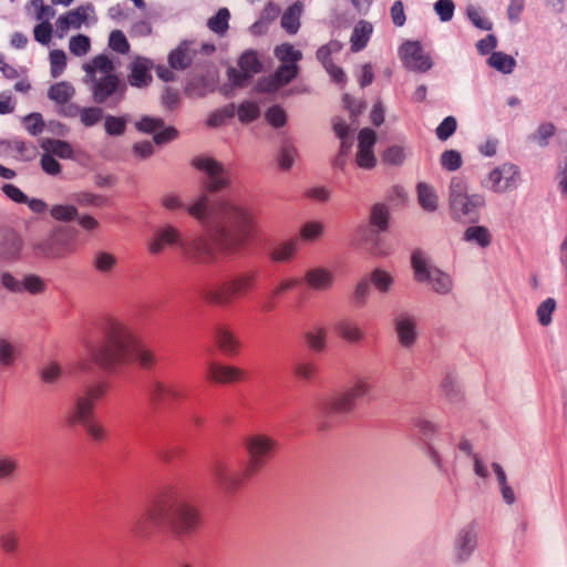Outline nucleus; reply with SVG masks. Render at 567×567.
Instances as JSON below:
<instances>
[{"label": "nucleus", "instance_id": "17", "mask_svg": "<svg viewBox=\"0 0 567 567\" xmlns=\"http://www.w3.org/2000/svg\"><path fill=\"white\" fill-rule=\"evenodd\" d=\"M193 165L207 175V188L209 190H217L227 185V174L223 165L215 159L206 156L194 158Z\"/></svg>", "mask_w": 567, "mask_h": 567}, {"label": "nucleus", "instance_id": "58", "mask_svg": "<svg viewBox=\"0 0 567 567\" xmlns=\"http://www.w3.org/2000/svg\"><path fill=\"white\" fill-rule=\"evenodd\" d=\"M90 38L84 34H78L70 39L69 49L72 54L82 56L90 50Z\"/></svg>", "mask_w": 567, "mask_h": 567}, {"label": "nucleus", "instance_id": "20", "mask_svg": "<svg viewBox=\"0 0 567 567\" xmlns=\"http://www.w3.org/2000/svg\"><path fill=\"white\" fill-rule=\"evenodd\" d=\"M94 7L91 3L80 6L74 10L68 11L58 18L55 22L56 33L62 38L70 28L79 29L87 20L89 12H93Z\"/></svg>", "mask_w": 567, "mask_h": 567}, {"label": "nucleus", "instance_id": "29", "mask_svg": "<svg viewBox=\"0 0 567 567\" xmlns=\"http://www.w3.org/2000/svg\"><path fill=\"white\" fill-rule=\"evenodd\" d=\"M417 202L420 206L429 213H433L439 207V197L435 189L426 183H419L416 186Z\"/></svg>", "mask_w": 567, "mask_h": 567}, {"label": "nucleus", "instance_id": "50", "mask_svg": "<svg viewBox=\"0 0 567 567\" xmlns=\"http://www.w3.org/2000/svg\"><path fill=\"white\" fill-rule=\"evenodd\" d=\"M239 71H261L262 65L257 51L249 49L238 60Z\"/></svg>", "mask_w": 567, "mask_h": 567}, {"label": "nucleus", "instance_id": "43", "mask_svg": "<svg viewBox=\"0 0 567 567\" xmlns=\"http://www.w3.org/2000/svg\"><path fill=\"white\" fill-rule=\"evenodd\" d=\"M487 64L496 71H513L516 60L504 52H493L487 59Z\"/></svg>", "mask_w": 567, "mask_h": 567}, {"label": "nucleus", "instance_id": "60", "mask_svg": "<svg viewBox=\"0 0 567 567\" xmlns=\"http://www.w3.org/2000/svg\"><path fill=\"white\" fill-rule=\"evenodd\" d=\"M18 348L6 339H0V364L8 367L13 363Z\"/></svg>", "mask_w": 567, "mask_h": 567}, {"label": "nucleus", "instance_id": "41", "mask_svg": "<svg viewBox=\"0 0 567 567\" xmlns=\"http://www.w3.org/2000/svg\"><path fill=\"white\" fill-rule=\"evenodd\" d=\"M236 113L234 103L227 104L220 109L212 112L206 121L209 127H218L226 123L227 120L233 118Z\"/></svg>", "mask_w": 567, "mask_h": 567}, {"label": "nucleus", "instance_id": "34", "mask_svg": "<svg viewBox=\"0 0 567 567\" xmlns=\"http://www.w3.org/2000/svg\"><path fill=\"white\" fill-rule=\"evenodd\" d=\"M337 333L348 342H359L363 339V332L355 322L342 319L336 323Z\"/></svg>", "mask_w": 567, "mask_h": 567}, {"label": "nucleus", "instance_id": "22", "mask_svg": "<svg viewBox=\"0 0 567 567\" xmlns=\"http://www.w3.org/2000/svg\"><path fill=\"white\" fill-rule=\"evenodd\" d=\"M150 395L157 404H171L183 398V389L175 383L154 382L151 385Z\"/></svg>", "mask_w": 567, "mask_h": 567}, {"label": "nucleus", "instance_id": "31", "mask_svg": "<svg viewBox=\"0 0 567 567\" xmlns=\"http://www.w3.org/2000/svg\"><path fill=\"white\" fill-rule=\"evenodd\" d=\"M299 249V239L290 238L288 240L277 244L271 251V259L274 261L284 262L288 261Z\"/></svg>", "mask_w": 567, "mask_h": 567}, {"label": "nucleus", "instance_id": "37", "mask_svg": "<svg viewBox=\"0 0 567 567\" xmlns=\"http://www.w3.org/2000/svg\"><path fill=\"white\" fill-rule=\"evenodd\" d=\"M464 240L476 243L482 248H485L491 244L492 236L489 230L484 226H470L464 231Z\"/></svg>", "mask_w": 567, "mask_h": 567}, {"label": "nucleus", "instance_id": "33", "mask_svg": "<svg viewBox=\"0 0 567 567\" xmlns=\"http://www.w3.org/2000/svg\"><path fill=\"white\" fill-rule=\"evenodd\" d=\"M215 339L217 346L225 354H237L239 349V341L229 330L225 328H218L215 334Z\"/></svg>", "mask_w": 567, "mask_h": 567}, {"label": "nucleus", "instance_id": "56", "mask_svg": "<svg viewBox=\"0 0 567 567\" xmlns=\"http://www.w3.org/2000/svg\"><path fill=\"white\" fill-rule=\"evenodd\" d=\"M109 47L113 51L121 54L127 53L130 51V43L121 30H114L110 33Z\"/></svg>", "mask_w": 567, "mask_h": 567}, {"label": "nucleus", "instance_id": "45", "mask_svg": "<svg viewBox=\"0 0 567 567\" xmlns=\"http://www.w3.org/2000/svg\"><path fill=\"white\" fill-rule=\"evenodd\" d=\"M229 18V10L220 8L215 16L208 19L207 27L217 34H224L228 30Z\"/></svg>", "mask_w": 567, "mask_h": 567}, {"label": "nucleus", "instance_id": "7", "mask_svg": "<svg viewBox=\"0 0 567 567\" xmlns=\"http://www.w3.org/2000/svg\"><path fill=\"white\" fill-rule=\"evenodd\" d=\"M450 210L453 219L462 223H475L485 199L480 194H468L463 178L453 177L450 184Z\"/></svg>", "mask_w": 567, "mask_h": 567}, {"label": "nucleus", "instance_id": "46", "mask_svg": "<svg viewBox=\"0 0 567 567\" xmlns=\"http://www.w3.org/2000/svg\"><path fill=\"white\" fill-rule=\"evenodd\" d=\"M19 533L13 528H8L0 535V548L8 555L14 554L19 548Z\"/></svg>", "mask_w": 567, "mask_h": 567}, {"label": "nucleus", "instance_id": "1", "mask_svg": "<svg viewBox=\"0 0 567 567\" xmlns=\"http://www.w3.org/2000/svg\"><path fill=\"white\" fill-rule=\"evenodd\" d=\"M187 213L204 228L202 234L182 235L171 225L155 234L165 246H176L181 256L195 265H214L237 255L244 247L256 217L251 205L231 197L199 196Z\"/></svg>", "mask_w": 567, "mask_h": 567}, {"label": "nucleus", "instance_id": "16", "mask_svg": "<svg viewBox=\"0 0 567 567\" xmlns=\"http://www.w3.org/2000/svg\"><path fill=\"white\" fill-rule=\"evenodd\" d=\"M164 126V121L159 117L143 116L135 123L138 132L151 134L154 133L153 140L157 145L168 143L177 137V130L173 126Z\"/></svg>", "mask_w": 567, "mask_h": 567}, {"label": "nucleus", "instance_id": "9", "mask_svg": "<svg viewBox=\"0 0 567 567\" xmlns=\"http://www.w3.org/2000/svg\"><path fill=\"white\" fill-rule=\"evenodd\" d=\"M372 385L368 377H355L351 386L344 392L333 395L321 405V412L330 414H342L354 409L358 400L369 396Z\"/></svg>", "mask_w": 567, "mask_h": 567}, {"label": "nucleus", "instance_id": "48", "mask_svg": "<svg viewBox=\"0 0 567 567\" xmlns=\"http://www.w3.org/2000/svg\"><path fill=\"white\" fill-rule=\"evenodd\" d=\"M440 164L443 169L447 172H455L463 164L462 155L455 150L444 151L440 156Z\"/></svg>", "mask_w": 567, "mask_h": 567}, {"label": "nucleus", "instance_id": "57", "mask_svg": "<svg viewBox=\"0 0 567 567\" xmlns=\"http://www.w3.org/2000/svg\"><path fill=\"white\" fill-rule=\"evenodd\" d=\"M466 17L480 30L489 31L493 27L492 22L482 17L481 10L474 6L466 8Z\"/></svg>", "mask_w": 567, "mask_h": 567}, {"label": "nucleus", "instance_id": "23", "mask_svg": "<svg viewBox=\"0 0 567 567\" xmlns=\"http://www.w3.org/2000/svg\"><path fill=\"white\" fill-rule=\"evenodd\" d=\"M45 152L62 159L81 162L84 155L81 150H75L69 142L58 138H47L42 142Z\"/></svg>", "mask_w": 567, "mask_h": 567}, {"label": "nucleus", "instance_id": "62", "mask_svg": "<svg viewBox=\"0 0 567 567\" xmlns=\"http://www.w3.org/2000/svg\"><path fill=\"white\" fill-rule=\"evenodd\" d=\"M265 116L267 122L276 128L282 127L287 121L286 112L279 105L269 107Z\"/></svg>", "mask_w": 567, "mask_h": 567}, {"label": "nucleus", "instance_id": "40", "mask_svg": "<svg viewBox=\"0 0 567 567\" xmlns=\"http://www.w3.org/2000/svg\"><path fill=\"white\" fill-rule=\"evenodd\" d=\"M22 249V239L14 233H10L4 237L2 244V256L6 259L13 260L20 256Z\"/></svg>", "mask_w": 567, "mask_h": 567}, {"label": "nucleus", "instance_id": "10", "mask_svg": "<svg viewBox=\"0 0 567 567\" xmlns=\"http://www.w3.org/2000/svg\"><path fill=\"white\" fill-rule=\"evenodd\" d=\"M76 234L72 227H58L49 238L38 244L37 249L39 254L48 258H65L78 248Z\"/></svg>", "mask_w": 567, "mask_h": 567}, {"label": "nucleus", "instance_id": "21", "mask_svg": "<svg viewBox=\"0 0 567 567\" xmlns=\"http://www.w3.org/2000/svg\"><path fill=\"white\" fill-rule=\"evenodd\" d=\"M107 389L109 384L105 381L86 385L83 393L75 399L70 411H78L79 406L83 405L90 409V413H94L95 403L106 394Z\"/></svg>", "mask_w": 567, "mask_h": 567}, {"label": "nucleus", "instance_id": "52", "mask_svg": "<svg viewBox=\"0 0 567 567\" xmlns=\"http://www.w3.org/2000/svg\"><path fill=\"white\" fill-rule=\"evenodd\" d=\"M104 128L110 136H120L126 128V120L121 116L106 115L104 118Z\"/></svg>", "mask_w": 567, "mask_h": 567}, {"label": "nucleus", "instance_id": "49", "mask_svg": "<svg viewBox=\"0 0 567 567\" xmlns=\"http://www.w3.org/2000/svg\"><path fill=\"white\" fill-rule=\"evenodd\" d=\"M557 307L556 300L554 298L545 299L536 309V317L538 322L543 327H547L551 323V315Z\"/></svg>", "mask_w": 567, "mask_h": 567}, {"label": "nucleus", "instance_id": "5", "mask_svg": "<svg viewBox=\"0 0 567 567\" xmlns=\"http://www.w3.org/2000/svg\"><path fill=\"white\" fill-rule=\"evenodd\" d=\"M219 74L189 73L185 81L184 94L189 99H197L217 91L225 97H231L254 82V73H224L225 79Z\"/></svg>", "mask_w": 567, "mask_h": 567}, {"label": "nucleus", "instance_id": "63", "mask_svg": "<svg viewBox=\"0 0 567 567\" xmlns=\"http://www.w3.org/2000/svg\"><path fill=\"white\" fill-rule=\"evenodd\" d=\"M102 117L103 111L100 107L91 106L81 110L80 120L81 123L86 127L95 125L101 121Z\"/></svg>", "mask_w": 567, "mask_h": 567}, {"label": "nucleus", "instance_id": "36", "mask_svg": "<svg viewBox=\"0 0 567 567\" xmlns=\"http://www.w3.org/2000/svg\"><path fill=\"white\" fill-rule=\"evenodd\" d=\"M19 471V461L10 454L0 455V483L12 481Z\"/></svg>", "mask_w": 567, "mask_h": 567}, {"label": "nucleus", "instance_id": "38", "mask_svg": "<svg viewBox=\"0 0 567 567\" xmlns=\"http://www.w3.org/2000/svg\"><path fill=\"white\" fill-rule=\"evenodd\" d=\"M74 95V89L66 82L55 83L50 86L48 96L56 104H65Z\"/></svg>", "mask_w": 567, "mask_h": 567}, {"label": "nucleus", "instance_id": "6", "mask_svg": "<svg viewBox=\"0 0 567 567\" xmlns=\"http://www.w3.org/2000/svg\"><path fill=\"white\" fill-rule=\"evenodd\" d=\"M413 426L417 431L420 440L423 443V450L426 456L431 460L433 465L444 475H449L453 470V461L450 460V454L453 451V443L449 439L447 442H434L437 434V426L423 417H415Z\"/></svg>", "mask_w": 567, "mask_h": 567}, {"label": "nucleus", "instance_id": "32", "mask_svg": "<svg viewBox=\"0 0 567 567\" xmlns=\"http://www.w3.org/2000/svg\"><path fill=\"white\" fill-rule=\"evenodd\" d=\"M302 6L299 2L291 4L281 17V27L289 33L296 34L300 28Z\"/></svg>", "mask_w": 567, "mask_h": 567}, {"label": "nucleus", "instance_id": "55", "mask_svg": "<svg viewBox=\"0 0 567 567\" xmlns=\"http://www.w3.org/2000/svg\"><path fill=\"white\" fill-rule=\"evenodd\" d=\"M405 157V150L400 145L389 146L382 154L383 162L390 165H401Z\"/></svg>", "mask_w": 567, "mask_h": 567}, {"label": "nucleus", "instance_id": "44", "mask_svg": "<svg viewBox=\"0 0 567 567\" xmlns=\"http://www.w3.org/2000/svg\"><path fill=\"white\" fill-rule=\"evenodd\" d=\"M235 114H237L240 123L248 124L259 117L260 110L255 102L244 101L238 105Z\"/></svg>", "mask_w": 567, "mask_h": 567}, {"label": "nucleus", "instance_id": "3", "mask_svg": "<svg viewBox=\"0 0 567 567\" xmlns=\"http://www.w3.org/2000/svg\"><path fill=\"white\" fill-rule=\"evenodd\" d=\"M197 507L177 488L169 487L154 503L131 522V532L146 537L167 527L176 537L193 535L200 527Z\"/></svg>", "mask_w": 567, "mask_h": 567}, {"label": "nucleus", "instance_id": "18", "mask_svg": "<svg viewBox=\"0 0 567 567\" xmlns=\"http://www.w3.org/2000/svg\"><path fill=\"white\" fill-rule=\"evenodd\" d=\"M196 41L184 40L168 54L169 66L177 70H185L189 68L197 56Z\"/></svg>", "mask_w": 567, "mask_h": 567}, {"label": "nucleus", "instance_id": "64", "mask_svg": "<svg viewBox=\"0 0 567 567\" xmlns=\"http://www.w3.org/2000/svg\"><path fill=\"white\" fill-rule=\"evenodd\" d=\"M25 130L33 136L42 133L44 122L40 113H31L23 118Z\"/></svg>", "mask_w": 567, "mask_h": 567}, {"label": "nucleus", "instance_id": "27", "mask_svg": "<svg viewBox=\"0 0 567 567\" xmlns=\"http://www.w3.org/2000/svg\"><path fill=\"white\" fill-rule=\"evenodd\" d=\"M243 371L238 368L210 363L207 368V377L218 383H229L240 380Z\"/></svg>", "mask_w": 567, "mask_h": 567}, {"label": "nucleus", "instance_id": "39", "mask_svg": "<svg viewBox=\"0 0 567 567\" xmlns=\"http://www.w3.org/2000/svg\"><path fill=\"white\" fill-rule=\"evenodd\" d=\"M492 468L498 482L501 494L504 502L508 505L513 504L515 502V494L513 488L507 483V476L505 471L498 463H493Z\"/></svg>", "mask_w": 567, "mask_h": 567}, {"label": "nucleus", "instance_id": "61", "mask_svg": "<svg viewBox=\"0 0 567 567\" xmlns=\"http://www.w3.org/2000/svg\"><path fill=\"white\" fill-rule=\"evenodd\" d=\"M455 4L453 0H437L434 3V11L442 22H449L454 14Z\"/></svg>", "mask_w": 567, "mask_h": 567}, {"label": "nucleus", "instance_id": "8", "mask_svg": "<svg viewBox=\"0 0 567 567\" xmlns=\"http://www.w3.org/2000/svg\"><path fill=\"white\" fill-rule=\"evenodd\" d=\"M258 276L259 272L256 269L237 272L230 279L210 288L206 292V299L217 305L230 303L233 300L251 292L257 286Z\"/></svg>", "mask_w": 567, "mask_h": 567}, {"label": "nucleus", "instance_id": "4", "mask_svg": "<svg viewBox=\"0 0 567 567\" xmlns=\"http://www.w3.org/2000/svg\"><path fill=\"white\" fill-rule=\"evenodd\" d=\"M244 446L248 462L243 471L233 470L221 460L212 465L214 482L227 493L236 491L246 480L260 472L275 456L278 442L265 433H254L244 439Z\"/></svg>", "mask_w": 567, "mask_h": 567}, {"label": "nucleus", "instance_id": "12", "mask_svg": "<svg viewBox=\"0 0 567 567\" xmlns=\"http://www.w3.org/2000/svg\"><path fill=\"white\" fill-rule=\"evenodd\" d=\"M518 183V166L512 163H504L489 172L483 185L495 193H505L516 188Z\"/></svg>", "mask_w": 567, "mask_h": 567}, {"label": "nucleus", "instance_id": "35", "mask_svg": "<svg viewBox=\"0 0 567 567\" xmlns=\"http://www.w3.org/2000/svg\"><path fill=\"white\" fill-rule=\"evenodd\" d=\"M116 264L117 258L113 254L104 250L96 251L92 258L94 269L104 275L112 272Z\"/></svg>", "mask_w": 567, "mask_h": 567}, {"label": "nucleus", "instance_id": "51", "mask_svg": "<svg viewBox=\"0 0 567 567\" xmlns=\"http://www.w3.org/2000/svg\"><path fill=\"white\" fill-rule=\"evenodd\" d=\"M296 156H297L296 147L291 143L285 142L279 150L278 158H277L280 168L289 169L292 166Z\"/></svg>", "mask_w": 567, "mask_h": 567}, {"label": "nucleus", "instance_id": "26", "mask_svg": "<svg viewBox=\"0 0 567 567\" xmlns=\"http://www.w3.org/2000/svg\"><path fill=\"white\" fill-rule=\"evenodd\" d=\"M298 73H269L258 81L254 90L256 92H276L289 84Z\"/></svg>", "mask_w": 567, "mask_h": 567}, {"label": "nucleus", "instance_id": "14", "mask_svg": "<svg viewBox=\"0 0 567 567\" xmlns=\"http://www.w3.org/2000/svg\"><path fill=\"white\" fill-rule=\"evenodd\" d=\"M96 73H86L85 82H92L93 99L96 103H105L109 97L123 95V86L116 73H102L95 79Z\"/></svg>", "mask_w": 567, "mask_h": 567}, {"label": "nucleus", "instance_id": "24", "mask_svg": "<svg viewBox=\"0 0 567 567\" xmlns=\"http://www.w3.org/2000/svg\"><path fill=\"white\" fill-rule=\"evenodd\" d=\"M395 330L400 343L404 347H410L416 339L415 318L405 312L398 315L395 318Z\"/></svg>", "mask_w": 567, "mask_h": 567}, {"label": "nucleus", "instance_id": "30", "mask_svg": "<svg viewBox=\"0 0 567 567\" xmlns=\"http://www.w3.org/2000/svg\"><path fill=\"white\" fill-rule=\"evenodd\" d=\"M371 33L372 25L369 22L360 21L358 24H355L350 38L351 50L353 52H359L362 49H364L370 39Z\"/></svg>", "mask_w": 567, "mask_h": 567}, {"label": "nucleus", "instance_id": "15", "mask_svg": "<svg viewBox=\"0 0 567 567\" xmlns=\"http://www.w3.org/2000/svg\"><path fill=\"white\" fill-rule=\"evenodd\" d=\"M400 55L404 65L414 71H429L433 65L431 56L419 41L404 42L400 47Z\"/></svg>", "mask_w": 567, "mask_h": 567}, {"label": "nucleus", "instance_id": "2", "mask_svg": "<svg viewBox=\"0 0 567 567\" xmlns=\"http://www.w3.org/2000/svg\"><path fill=\"white\" fill-rule=\"evenodd\" d=\"M100 330L102 341L89 344V358L79 361L82 372H91L92 365H97L109 373H118L124 365L134 361L145 369L155 363L154 354L121 321L105 318Z\"/></svg>", "mask_w": 567, "mask_h": 567}, {"label": "nucleus", "instance_id": "11", "mask_svg": "<svg viewBox=\"0 0 567 567\" xmlns=\"http://www.w3.org/2000/svg\"><path fill=\"white\" fill-rule=\"evenodd\" d=\"M415 279L420 282L430 281L435 292L445 295L452 289L451 277L436 268H430L427 258L422 250H415L411 258Z\"/></svg>", "mask_w": 567, "mask_h": 567}, {"label": "nucleus", "instance_id": "19", "mask_svg": "<svg viewBox=\"0 0 567 567\" xmlns=\"http://www.w3.org/2000/svg\"><path fill=\"white\" fill-rule=\"evenodd\" d=\"M477 546V532L473 524L460 529L454 540V551L460 561L470 558Z\"/></svg>", "mask_w": 567, "mask_h": 567}, {"label": "nucleus", "instance_id": "28", "mask_svg": "<svg viewBox=\"0 0 567 567\" xmlns=\"http://www.w3.org/2000/svg\"><path fill=\"white\" fill-rule=\"evenodd\" d=\"M333 274L324 268H313L306 272L305 281L310 289L328 290L333 285Z\"/></svg>", "mask_w": 567, "mask_h": 567}, {"label": "nucleus", "instance_id": "13", "mask_svg": "<svg viewBox=\"0 0 567 567\" xmlns=\"http://www.w3.org/2000/svg\"><path fill=\"white\" fill-rule=\"evenodd\" d=\"M68 422L71 425L83 426L86 435L95 443H102L109 436L106 427L83 405L79 406L78 411H69Z\"/></svg>", "mask_w": 567, "mask_h": 567}, {"label": "nucleus", "instance_id": "47", "mask_svg": "<svg viewBox=\"0 0 567 567\" xmlns=\"http://www.w3.org/2000/svg\"><path fill=\"white\" fill-rule=\"evenodd\" d=\"M323 230L324 226L322 223L317 220L307 221L300 228V238L298 239L303 241H315L322 236Z\"/></svg>", "mask_w": 567, "mask_h": 567}, {"label": "nucleus", "instance_id": "42", "mask_svg": "<svg viewBox=\"0 0 567 567\" xmlns=\"http://www.w3.org/2000/svg\"><path fill=\"white\" fill-rule=\"evenodd\" d=\"M308 348L315 352H322L327 346V331L324 328H316L305 336Z\"/></svg>", "mask_w": 567, "mask_h": 567}, {"label": "nucleus", "instance_id": "59", "mask_svg": "<svg viewBox=\"0 0 567 567\" xmlns=\"http://www.w3.org/2000/svg\"><path fill=\"white\" fill-rule=\"evenodd\" d=\"M457 122L454 116H446L436 127L435 134L440 141H446L456 131Z\"/></svg>", "mask_w": 567, "mask_h": 567}, {"label": "nucleus", "instance_id": "54", "mask_svg": "<svg viewBox=\"0 0 567 567\" xmlns=\"http://www.w3.org/2000/svg\"><path fill=\"white\" fill-rule=\"evenodd\" d=\"M371 224L375 226L379 230H384L388 227L389 221V210L382 204H377L373 206L370 216Z\"/></svg>", "mask_w": 567, "mask_h": 567}, {"label": "nucleus", "instance_id": "25", "mask_svg": "<svg viewBox=\"0 0 567 567\" xmlns=\"http://www.w3.org/2000/svg\"><path fill=\"white\" fill-rule=\"evenodd\" d=\"M275 56L282 62L276 71H299L297 62L302 59V53L289 43H282L275 49Z\"/></svg>", "mask_w": 567, "mask_h": 567}, {"label": "nucleus", "instance_id": "53", "mask_svg": "<svg viewBox=\"0 0 567 567\" xmlns=\"http://www.w3.org/2000/svg\"><path fill=\"white\" fill-rule=\"evenodd\" d=\"M50 215L59 221H71L78 216V209L73 205H54L50 209Z\"/></svg>", "mask_w": 567, "mask_h": 567}]
</instances>
